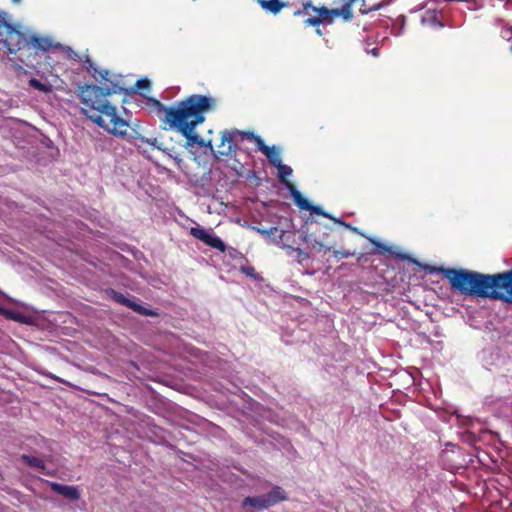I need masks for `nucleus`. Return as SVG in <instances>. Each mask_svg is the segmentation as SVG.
<instances>
[{"label": "nucleus", "mask_w": 512, "mask_h": 512, "mask_svg": "<svg viewBox=\"0 0 512 512\" xmlns=\"http://www.w3.org/2000/svg\"><path fill=\"white\" fill-rule=\"evenodd\" d=\"M371 242L373 243V245L380 251V252H390L391 251V247L377 241V240H372L371 239Z\"/></svg>", "instance_id": "nucleus-27"}, {"label": "nucleus", "mask_w": 512, "mask_h": 512, "mask_svg": "<svg viewBox=\"0 0 512 512\" xmlns=\"http://www.w3.org/2000/svg\"><path fill=\"white\" fill-rule=\"evenodd\" d=\"M260 6L273 14H277L282 8L287 6V3L280 0H258Z\"/></svg>", "instance_id": "nucleus-15"}, {"label": "nucleus", "mask_w": 512, "mask_h": 512, "mask_svg": "<svg viewBox=\"0 0 512 512\" xmlns=\"http://www.w3.org/2000/svg\"><path fill=\"white\" fill-rule=\"evenodd\" d=\"M109 295L115 302L122 304L143 316H158V313L156 311L145 308L140 304H137L133 300L127 298L124 294L117 292L113 289L110 290Z\"/></svg>", "instance_id": "nucleus-9"}, {"label": "nucleus", "mask_w": 512, "mask_h": 512, "mask_svg": "<svg viewBox=\"0 0 512 512\" xmlns=\"http://www.w3.org/2000/svg\"><path fill=\"white\" fill-rule=\"evenodd\" d=\"M275 167L278 169L279 180L286 185V178L292 174V168L283 164L282 161Z\"/></svg>", "instance_id": "nucleus-20"}, {"label": "nucleus", "mask_w": 512, "mask_h": 512, "mask_svg": "<svg viewBox=\"0 0 512 512\" xmlns=\"http://www.w3.org/2000/svg\"><path fill=\"white\" fill-rule=\"evenodd\" d=\"M26 47H33L42 51H47L51 47V40L46 37H41L36 34L27 33Z\"/></svg>", "instance_id": "nucleus-13"}, {"label": "nucleus", "mask_w": 512, "mask_h": 512, "mask_svg": "<svg viewBox=\"0 0 512 512\" xmlns=\"http://www.w3.org/2000/svg\"><path fill=\"white\" fill-rule=\"evenodd\" d=\"M286 187L291 191V195L295 204L302 210L310 209V202L308 199L303 197L300 191H298L291 182H286Z\"/></svg>", "instance_id": "nucleus-14"}, {"label": "nucleus", "mask_w": 512, "mask_h": 512, "mask_svg": "<svg viewBox=\"0 0 512 512\" xmlns=\"http://www.w3.org/2000/svg\"><path fill=\"white\" fill-rule=\"evenodd\" d=\"M263 497L267 508L272 507L287 498L285 491L279 486H275L270 492L263 494Z\"/></svg>", "instance_id": "nucleus-12"}, {"label": "nucleus", "mask_w": 512, "mask_h": 512, "mask_svg": "<svg viewBox=\"0 0 512 512\" xmlns=\"http://www.w3.org/2000/svg\"><path fill=\"white\" fill-rule=\"evenodd\" d=\"M389 2H379V3H376L374 4L373 6L369 7L368 9H364V8H360V13L362 15H366V14H369L371 12H375V11H379L381 10L383 7H385Z\"/></svg>", "instance_id": "nucleus-23"}, {"label": "nucleus", "mask_w": 512, "mask_h": 512, "mask_svg": "<svg viewBox=\"0 0 512 512\" xmlns=\"http://www.w3.org/2000/svg\"><path fill=\"white\" fill-rule=\"evenodd\" d=\"M88 71L103 87L96 84H85L79 87L78 97L83 114L108 132L125 136L129 129L126 120L117 115L116 107L108 100V96L121 92L123 89L117 81L110 80L108 70H99L88 60Z\"/></svg>", "instance_id": "nucleus-1"}, {"label": "nucleus", "mask_w": 512, "mask_h": 512, "mask_svg": "<svg viewBox=\"0 0 512 512\" xmlns=\"http://www.w3.org/2000/svg\"><path fill=\"white\" fill-rule=\"evenodd\" d=\"M353 255L354 253L348 250H333V256L337 259L349 258Z\"/></svg>", "instance_id": "nucleus-26"}, {"label": "nucleus", "mask_w": 512, "mask_h": 512, "mask_svg": "<svg viewBox=\"0 0 512 512\" xmlns=\"http://www.w3.org/2000/svg\"><path fill=\"white\" fill-rule=\"evenodd\" d=\"M245 135L247 136L248 139H252L254 140L255 144H256V147L259 151H261L262 153L264 152V150L268 147L263 139L258 136V135H254L253 133L251 132H248V133H245Z\"/></svg>", "instance_id": "nucleus-22"}, {"label": "nucleus", "mask_w": 512, "mask_h": 512, "mask_svg": "<svg viewBox=\"0 0 512 512\" xmlns=\"http://www.w3.org/2000/svg\"><path fill=\"white\" fill-rule=\"evenodd\" d=\"M190 234L197 240L202 241L207 246L219 250L220 252L228 251V255L234 259H245L244 255L235 248H227L225 243L216 235L209 233L207 230L200 226L190 228Z\"/></svg>", "instance_id": "nucleus-8"}, {"label": "nucleus", "mask_w": 512, "mask_h": 512, "mask_svg": "<svg viewBox=\"0 0 512 512\" xmlns=\"http://www.w3.org/2000/svg\"><path fill=\"white\" fill-rule=\"evenodd\" d=\"M316 32H317V34L322 35V32L320 29H317Z\"/></svg>", "instance_id": "nucleus-36"}, {"label": "nucleus", "mask_w": 512, "mask_h": 512, "mask_svg": "<svg viewBox=\"0 0 512 512\" xmlns=\"http://www.w3.org/2000/svg\"><path fill=\"white\" fill-rule=\"evenodd\" d=\"M372 54H374L375 56H376V55H378V50H377L376 48H374V49L372 50Z\"/></svg>", "instance_id": "nucleus-33"}, {"label": "nucleus", "mask_w": 512, "mask_h": 512, "mask_svg": "<svg viewBox=\"0 0 512 512\" xmlns=\"http://www.w3.org/2000/svg\"><path fill=\"white\" fill-rule=\"evenodd\" d=\"M263 154L267 157L268 161L273 165V166H276V165H279L280 162L282 161L281 160V154H280V150L273 146V147H267Z\"/></svg>", "instance_id": "nucleus-18"}, {"label": "nucleus", "mask_w": 512, "mask_h": 512, "mask_svg": "<svg viewBox=\"0 0 512 512\" xmlns=\"http://www.w3.org/2000/svg\"><path fill=\"white\" fill-rule=\"evenodd\" d=\"M3 316H5L7 319H11V320L19 321V322H23V319H24V316H22L21 314L11 311V310H7V309H6V312H4Z\"/></svg>", "instance_id": "nucleus-25"}, {"label": "nucleus", "mask_w": 512, "mask_h": 512, "mask_svg": "<svg viewBox=\"0 0 512 512\" xmlns=\"http://www.w3.org/2000/svg\"><path fill=\"white\" fill-rule=\"evenodd\" d=\"M150 101L157 110L163 129L180 133L186 139L187 149L195 145L204 146V139L195 132V129L205 121V114L215 109L216 100L213 97L192 94L170 106L156 99Z\"/></svg>", "instance_id": "nucleus-2"}, {"label": "nucleus", "mask_w": 512, "mask_h": 512, "mask_svg": "<svg viewBox=\"0 0 512 512\" xmlns=\"http://www.w3.org/2000/svg\"><path fill=\"white\" fill-rule=\"evenodd\" d=\"M310 209H308L307 211H310L312 214H316V215H320V216H323V217H326V218H329L331 220H333L335 223L337 224H340V225H343L345 226L346 228L354 231V232H357V228L355 227H352L350 224L348 223H345L344 221L340 220V219H337V218H334L332 217L330 214H328L327 212H325L321 207L319 206H315V205H312L310 204Z\"/></svg>", "instance_id": "nucleus-16"}, {"label": "nucleus", "mask_w": 512, "mask_h": 512, "mask_svg": "<svg viewBox=\"0 0 512 512\" xmlns=\"http://www.w3.org/2000/svg\"><path fill=\"white\" fill-rule=\"evenodd\" d=\"M296 251H297L298 256L300 257L301 260H306V259L309 258V254L307 252H304L300 248H297Z\"/></svg>", "instance_id": "nucleus-30"}, {"label": "nucleus", "mask_w": 512, "mask_h": 512, "mask_svg": "<svg viewBox=\"0 0 512 512\" xmlns=\"http://www.w3.org/2000/svg\"><path fill=\"white\" fill-rule=\"evenodd\" d=\"M361 8L368 9L369 7L366 6L365 3L362 4Z\"/></svg>", "instance_id": "nucleus-35"}, {"label": "nucleus", "mask_w": 512, "mask_h": 512, "mask_svg": "<svg viewBox=\"0 0 512 512\" xmlns=\"http://www.w3.org/2000/svg\"><path fill=\"white\" fill-rule=\"evenodd\" d=\"M0 44L9 53L15 54L27 45V33L22 31L21 26L10 21L0 31Z\"/></svg>", "instance_id": "nucleus-7"}, {"label": "nucleus", "mask_w": 512, "mask_h": 512, "mask_svg": "<svg viewBox=\"0 0 512 512\" xmlns=\"http://www.w3.org/2000/svg\"><path fill=\"white\" fill-rule=\"evenodd\" d=\"M240 271L253 279H259V275L253 266H240Z\"/></svg>", "instance_id": "nucleus-24"}, {"label": "nucleus", "mask_w": 512, "mask_h": 512, "mask_svg": "<svg viewBox=\"0 0 512 512\" xmlns=\"http://www.w3.org/2000/svg\"><path fill=\"white\" fill-rule=\"evenodd\" d=\"M49 486L52 491L62 495L66 499L77 501L80 499V492L76 486H69L57 482H50Z\"/></svg>", "instance_id": "nucleus-11"}, {"label": "nucleus", "mask_w": 512, "mask_h": 512, "mask_svg": "<svg viewBox=\"0 0 512 512\" xmlns=\"http://www.w3.org/2000/svg\"><path fill=\"white\" fill-rule=\"evenodd\" d=\"M322 231V236L313 231L306 235L305 241L309 247L316 249L318 252H330L339 243L342 234L336 228L331 226H319L318 232Z\"/></svg>", "instance_id": "nucleus-5"}, {"label": "nucleus", "mask_w": 512, "mask_h": 512, "mask_svg": "<svg viewBox=\"0 0 512 512\" xmlns=\"http://www.w3.org/2000/svg\"><path fill=\"white\" fill-rule=\"evenodd\" d=\"M240 134L238 130H224L221 133V143L219 145V157H231L236 153V144L234 143V135Z\"/></svg>", "instance_id": "nucleus-10"}, {"label": "nucleus", "mask_w": 512, "mask_h": 512, "mask_svg": "<svg viewBox=\"0 0 512 512\" xmlns=\"http://www.w3.org/2000/svg\"><path fill=\"white\" fill-rule=\"evenodd\" d=\"M398 256L420 266L426 273H441L449 281L451 289L462 295L490 299L489 293L493 294L495 292L489 290L488 274L464 268H444L421 264L407 254H399Z\"/></svg>", "instance_id": "nucleus-3"}, {"label": "nucleus", "mask_w": 512, "mask_h": 512, "mask_svg": "<svg viewBox=\"0 0 512 512\" xmlns=\"http://www.w3.org/2000/svg\"><path fill=\"white\" fill-rule=\"evenodd\" d=\"M22 459L30 467H35V468H38L41 470H45V464H44L43 460L38 457L23 455Z\"/></svg>", "instance_id": "nucleus-19"}, {"label": "nucleus", "mask_w": 512, "mask_h": 512, "mask_svg": "<svg viewBox=\"0 0 512 512\" xmlns=\"http://www.w3.org/2000/svg\"><path fill=\"white\" fill-rule=\"evenodd\" d=\"M9 22L8 13L0 10V31Z\"/></svg>", "instance_id": "nucleus-29"}, {"label": "nucleus", "mask_w": 512, "mask_h": 512, "mask_svg": "<svg viewBox=\"0 0 512 512\" xmlns=\"http://www.w3.org/2000/svg\"><path fill=\"white\" fill-rule=\"evenodd\" d=\"M22 0H12L13 3L15 4H20Z\"/></svg>", "instance_id": "nucleus-34"}, {"label": "nucleus", "mask_w": 512, "mask_h": 512, "mask_svg": "<svg viewBox=\"0 0 512 512\" xmlns=\"http://www.w3.org/2000/svg\"><path fill=\"white\" fill-rule=\"evenodd\" d=\"M135 86L138 88V89H148L150 87V81L148 79H139L137 80Z\"/></svg>", "instance_id": "nucleus-28"}, {"label": "nucleus", "mask_w": 512, "mask_h": 512, "mask_svg": "<svg viewBox=\"0 0 512 512\" xmlns=\"http://www.w3.org/2000/svg\"><path fill=\"white\" fill-rule=\"evenodd\" d=\"M29 85L39 91H42L44 93H50L52 92V85L42 83L40 80L36 78H32L29 80Z\"/></svg>", "instance_id": "nucleus-21"}, {"label": "nucleus", "mask_w": 512, "mask_h": 512, "mask_svg": "<svg viewBox=\"0 0 512 512\" xmlns=\"http://www.w3.org/2000/svg\"><path fill=\"white\" fill-rule=\"evenodd\" d=\"M248 506L258 509V510L267 509L263 495H258V496H254V497H250V496L246 497L242 501V507L247 508Z\"/></svg>", "instance_id": "nucleus-17"}, {"label": "nucleus", "mask_w": 512, "mask_h": 512, "mask_svg": "<svg viewBox=\"0 0 512 512\" xmlns=\"http://www.w3.org/2000/svg\"><path fill=\"white\" fill-rule=\"evenodd\" d=\"M203 147L209 149L212 153H214V148H213L212 140H207V141L204 140V146Z\"/></svg>", "instance_id": "nucleus-31"}, {"label": "nucleus", "mask_w": 512, "mask_h": 512, "mask_svg": "<svg viewBox=\"0 0 512 512\" xmlns=\"http://www.w3.org/2000/svg\"><path fill=\"white\" fill-rule=\"evenodd\" d=\"M342 6L341 8H328L326 6L316 7L312 4V1L309 0L303 3V9L297 10L294 12V16H300L302 14L308 15L309 11L316 13V16L308 17L304 24L308 27H319L320 25H330L332 24L336 18H341L343 22H351L354 18L353 11L349 6L345 3L344 0H341Z\"/></svg>", "instance_id": "nucleus-4"}, {"label": "nucleus", "mask_w": 512, "mask_h": 512, "mask_svg": "<svg viewBox=\"0 0 512 512\" xmlns=\"http://www.w3.org/2000/svg\"><path fill=\"white\" fill-rule=\"evenodd\" d=\"M4 312H6V309L2 306H0V315H3Z\"/></svg>", "instance_id": "nucleus-32"}, {"label": "nucleus", "mask_w": 512, "mask_h": 512, "mask_svg": "<svg viewBox=\"0 0 512 512\" xmlns=\"http://www.w3.org/2000/svg\"><path fill=\"white\" fill-rule=\"evenodd\" d=\"M488 286L490 299L512 302V268L509 271L496 274H488Z\"/></svg>", "instance_id": "nucleus-6"}]
</instances>
